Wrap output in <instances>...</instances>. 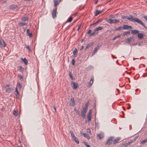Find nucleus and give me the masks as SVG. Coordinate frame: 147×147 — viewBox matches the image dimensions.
Segmentation results:
<instances>
[{
    "instance_id": "f257e3e1",
    "label": "nucleus",
    "mask_w": 147,
    "mask_h": 147,
    "mask_svg": "<svg viewBox=\"0 0 147 147\" xmlns=\"http://www.w3.org/2000/svg\"><path fill=\"white\" fill-rule=\"evenodd\" d=\"M122 18L123 19H127L128 20L132 22H136L138 24L141 25L145 28L146 29H147V27L145 26V24L141 21L138 19L137 18H134V16H133L130 15L129 16V17H128L127 16H122Z\"/></svg>"
},
{
    "instance_id": "f03ea898",
    "label": "nucleus",
    "mask_w": 147,
    "mask_h": 147,
    "mask_svg": "<svg viewBox=\"0 0 147 147\" xmlns=\"http://www.w3.org/2000/svg\"><path fill=\"white\" fill-rule=\"evenodd\" d=\"M88 110L86 109H85L83 108L82 110L81 111V115L83 119H85L86 117V113Z\"/></svg>"
},
{
    "instance_id": "7ed1b4c3",
    "label": "nucleus",
    "mask_w": 147,
    "mask_h": 147,
    "mask_svg": "<svg viewBox=\"0 0 147 147\" xmlns=\"http://www.w3.org/2000/svg\"><path fill=\"white\" fill-rule=\"evenodd\" d=\"M6 45V44L4 40L2 39H0V48H4Z\"/></svg>"
},
{
    "instance_id": "20e7f679",
    "label": "nucleus",
    "mask_w": 147,
    "mask_h": 147,
    "mask_svg": "<svg viewBox=\"0 0 147 147\" xmlns=\"http://www.w3.org/2000/svg\"><path fill=\"white\" fill-rule=\"evenodd\" d=\"M113 137H109L105 143V144L108 145H110L113 142Z\"/></svg>"
},
{
    "instance_id": "39448f33",
    "label": "nucleus",
    "mask_w": 147,
    "mask_h": 147,
    "mask_svg": "<svg viewBox=\"0 0 147 147\" xmlns=\"http://www.w3.org/2000/svg\"><path fill=\"white\" fill-rule=\"evenodd\" d=\"M108 21L110 24H112L119 22V20L118 19H110L108 20Z\"/></svg>"
},
{
    "instance_id": "423d86ee",
    "label": "nucleus",
    "mask_w": 147,
    "mask_h": 147,
    "mask_svg": "<svg viewBox=\"0 0 147 147\" xmlns=\"http://www.w3.org/2000/svg\"><path fill=\"white\" fill-rule=\"evenodd\" d=\"M92 110L90 109L89 110L87 116V119L88 122L90 121L91 119Z\"/></svg>"
},
{
    "instance_id": "0eeeda50",
    "label": "nucleus",
    "mask_w": 147,
    "mask_h": 147,
    "mask_svg": "<svg viewBox=\"0 0 147 147\" xmlns=\"http://www.w3.org/2000/svg\"><path fill=\"white\" fill-rule=\"evenodd\" d=\"M69 105L72 107H73L75 105V101L74 97H72L71 98Z\"/></svg>"
},
{
    "instance_id": "6e6552de",
    "label": "nucleus",
    "mask_w": 147,
    "mask_h": 147,
    "mask_svg": "<svg viewBox=\"0 0 147 147\" xmlns=\"http://www.w3.org/2000/svg\"><path fill=\"white\" fill-rule=\"evenodd\" d=\"M96 137L98 140H100L104 137V134L102 133H100L97 135Z\"/></svg>"
},
{
    "instance_id": "1a4fd4ad",
    "label": "nucleus",
    "mask_w": 147,
    "mask_h": 147,
    "mask_svg": "<svg viewBox=\"0 0 147 147\" xmlns=\"http://www.w3.org/2000/svg\"><path fill=\"white\" fill-rule=\"evenodd\" d=\"M57 7H56V8H55L54 10H53L52 11V17L54 18L55 17H56V13H57Z\"/></svg>"
},
{
    "instance_id": "9d476101",
    "label": "nucleus",
    "mask_w": 147,
    "mask_h": 147,
    "mask_svg": "<svg viewBox=\"0 0 147 147\" xmlns=\"http://www.w3.org/2000/svg\"><path fill=\"white\" fill-rule=\"evenodd\" d=\"M132 27L131 26H129L127 25H124L122 27L123 30H127L128 29H131Z\"/></svg>"
},
{
    "instance_id": "9b49d317",
    "label": "nucleus",
    "mask_w": 147,
    "mask_h": 147,
    "mask_svg": "<svg viewBox=\"0 0 147 147\" xmlns=\"http://www.w3.org/2000/svg\"><path fill=\"white\" fill-rule=\"evenodd\" d=\"M18 6L16 5L12 4L10 5L9 7V8L10 9H15L18 7Z\"/></svg>"
},
{
    "instance_id": "f8f14e48",
    "label": "nucleus",
    "mask_w": 147,
    "mask_h": 147,
    "mask_svg": "<svg viewBox=\"0 0 147 147\" xmlns=\"http://www.w3.org/2000/svg\"><path fill=\"white\" fill-rule=\"evenodd\" d=\"M17 70L21 72H23L24 71V68L22 67L18 66L17 67Z\"/></svg>"
},
{
    "instance_id": "ddd939ff",
    "label": "nucleus",
    "mask_w": 147,
    "mask_h": 147,
    "mask_svg": "<svg viewBox=\"0 0 147 147\" xmlns=\"http://www.w3.org/2000/svg\"><path fill=\"white\" fill-rule=\"evenodd\" d=\"M144 34L142 33H140L138 34V37L139 39H142L144 38Z\"/></svg>"
},
{
    "instance_id": "4468645a",
    "label": "nucleus",
    "mask_w": 147,
    "mask_h": 147,
    "mask_svg": "<svg viewBox=\"0 0 147 147\" xmlns=\"http://www.w3.org/2000/svg\"><path fill=\"white\" fill-rule=\"evenodd\" d=\"M100 47V46L98 45L94 49V50L93 53L92 55L94 54L95 53H96L97 51L99 49V47Z\"/></svg>"
},
{
    "instance_id": "2eb2a0df",
    "label": "nucleus",
    "mask_w": 147,
    "mask_h": 147,
    "mask_svg": "<svg viewBox=\"0 0 147 147\" xmlns=\"http://www.w3.org/2000/svg\"><path fill=\"white\" fill-rule=\"evenodd\" d=\"M120 140V138H117L113 141V143L114 144H115L118 142Z\"/></svg>"
},
{
    "instance_id": "dca6fc26",
    "label": "nucleus",
    "mask_w": 147,
    "mask_h": 147,
    "mask_svg": "<svg viewBox=\"0 0 147 147\" xmlns=\"http://www.w3.org/2000/svg\"><path fill=\"white\" fill-rule=\"evenodd\" d=\"M133 39V37L131 36L129 38H128L126 40L125 42L126 43H129Z\"/></svg>"
},
{
    "instance_id": "f3484780",
    "label": "nucleus",
    "mask_w": 147,
    "mask_h": 147,
    "mask_svg": "<svg viewBox=\"0 0 147 147\" xmlns=\"http://www.w3.org/2000/svg\"><path fill=\"white\" fill-rule=\"evenodd\" d=\"M82 134L84 137L86 138L88 140H89L90 139V136H89V135L88 134L82 133Z\"/></svg>"
},
{
    "instance_id": "a211bd4d",
    "label": "nucleus",
    "mask_w": 147,
    "mask_h": 147,
    "mask_svg": "<svg viewBox=\"0 0 147 147\" xmlns=\"http://www.w3.org/2000/svg\"><path fill=\"white\" fill-rule=\"evenodd\" d=\"M94 80L93 77H92L91 78L90 81L89 82V86H92V84L93 83V81Z\"/></svg>"
},
{
    "instance_id": "6ab92c4d",
    "label": "nucleus",
    "mask_w": 147,
    "mask_h": 147,
    "mask_svg": "<svg viewBox=\"0 0 147 147\" xmlns=\"http://www.w3.org/2000/svg\"><path fill=\"white\" fill-rule=\"evenodd\" d=\"M21 20L22 21H28V18L27 17L24 16L21 18Z\"/></svg>"
},
{
    "instance_id": "aec40b11",
    "label": "nucleus",
    "mask_w": 147,
    "mask_h": 147,
    "mask_svg": "<svg viewBox=\"0 0 147 147\" xmlns=\"http://www.w3.org/2000/svg\"><path fill=\"white\" fill-rule=\"evenodd\" d=\"M28 23H26V22H21L19 23L18 25L20 26H23L25 25H27Z\"/></svg>"
},
{
    "instance_id": "412c9836",
    "label": "nucleus",
    "mask_w": 147,
    "mask_h": 147,
    "mask_svg": "<svg viewBox=\"0 0 147 147\" xmlns=\"http://www.w3.org/2000/svg\"><path fill=\"white\" fill-rule=\"evenodd\" d=\"M130 32V31H129L124 32L123 34H121V35L123 36H125L127 34H129Z\"/></svg>"
},
{
    "instance_id": "4be33fe9",
    "label": "nucleus",
    "mask_w": 147,
    "mask_h": 147,
    "mask_svg": "<svg viewBox=\"0 0 147 147\" xmlns=\"http://www.w3.org/2000/svg\"><path fill=\"white\" fill-rule=\"evenodd\" d=\"M72 83L73 85V89H77L78 87V85L74 82H72Z\"/></svg>"
},
{
    "instance_id": "5701e85b",
    "label": "nucleus",
    "mask_w": 147,
    "mask_h": 147,
    "mask_svg": "<svg viewBox=\"0 0 147 147\" xmlns=\"http://www.w3.org/2000/svg\"><path fill=\"white\" fill-rule=\"evenodd\" d=\"M139 32V31L137 30H132L131 31V34H136L138 33Z\"/></svg>"
},
{
    "instance_id": "b1692460",
    "label": "nucleus",
    "mask_w": 147,
    "mask_h": 147,
    "mask_svg": "<svg viewBox=\"0 0 147 147\" xmlns=\"http://www.w3.org/2000/svg\"><path fill=\"white\" fill-rule=\"evenodd\" d=\"M102 12V10L100 11L96 10L95 13V16H96L98 14Z\"/></svg>"
},
{
    "instance_id": "393cba45",
    "label": "nucleus",
    "mask_w": 147,
    "mask_h": 147,
    "mask_svg": "<svg viewBox=\"0 0 147 147\" xmlns=\"http://www.w3.org/2000/svg\"><path fill=\"white\" fill-rule=\"evenodd\" d=\"M102 29V27L101 26H99L98 27H97V28H96V29H95V32H97V33L98 32V31L99 30H101Z\"/></svg>"
},
{
    "instance_id": "a878e982",
    "label": "nucleus",
    "mask_w": 147,
    "mask_h": 147,
    "mask_svg": "<svg viewBox=\"0 0 147 147\" xmlns=\"http://www.w3.org/2000/svg\"><path fill=\"white\" fill-rule=\"evenodd\" d=\"M13 90V89L11 88H8L6 90V92L8 93L11 92Z\"/></svg>"
},
{
    "instance_id": "bb28decb",
    "label": "nucleus",
    "mask_w": 147,
    "mask_h": 147,
    "mask_svg": "<svg viewBox=\"0 0 147 147\" xmlns=\"http://www.w3.org/2000/svg\"><path fill=\"white\" fill-rule=\"evenodd\" d=\"M27 34L28 36H29L30 38H31L32 36V33H30L28 29L27 30Z\"/></svg>"
},
{
    "instance_id": "cd10ccee",
    "label": "nucleus",
    "mask_w": 147,
    "mask_h": 147,
    "mask_svg": "<svg viewBox=\"0 0 147 147\" xmlns=\"http://www.w3.org/2000/svg\"><path fill=\"white\" fill-rule=\"evenodd\" d=\"M123 30L122 27V26H121L119 27H118L117 28H115V29L114 30L115 31H117L118 30L121 31V30Z\"/></svg>"
},
{
    "instance_id": "c85d7f7f",
    "label": "nucleus",
    "mask_w": 147,
    "mask_h": 147,
    "mask_svg": "<svg viewBox=\"0 0 147 147\" xmlns=\"http://www.w3.org/2000/svg\"><path fill=\"white\" fill-rule=\"evenodd\" d=\"M21 59L26 65L28 63V61L26 58H24V59L22 58H21Z\"/></svg>"
},
{
    "instance_id": "c756f323",
    "label": "nucleus",
    "mask_w": 147,
    "mask_h": 147,
    "mask_svg": "<svg viewBox=\"0 0 147 147\" xmlns=\"http://www.w3.org/2000/svg\"><path fill=\"white\" fill-rule=\"evenodd\" d=\"M72 139L77 144H78L79 143L78 139L75 136L74 137L72 138Z\"/></svg>"
},
{
    "instance_id": "7c9ffc66",
    "label": "nucleus",
    "mask_w": 147,
    "mask_h": 147,
    "mask_svg": "<svg viewBox=\"0 0 147 147\" xmlns=\"http://www.w3.org/2000/svg\"><path fill=\"white\" fill-rule=\"evenodd\" d=\"M54 7L56 8V7L58 5L59 3V1L58 0H54Z\"/></svg>"
},
{
    "instance_id": "2f4dec72",
    "label": "nucleus",
    "mask_w": 147,
    "mask_h": 147,
    "mask_svg": "<svg viewBox=\"0 0 147 147\" xmlns=\"http://www.w3.org/2000/svg\"><path fill=\"white\" fill-rule=\"evenodd\" d=\"M94 44V43L93 42H91L90 43H89L87 45L86 48L88 49L92 45Z\"/></svg>"
},
{
    "instance_id": "473e14b6",
    "label": "nucleus",
    "mask_w": 147,
    "mask_h": 147,
    "mask_svg": "<svg viewBox=\"0 0 147 147\" xmlns=\"http://www.w3.org/2000/svg\"><path fill=\"white\" fill-rule=\"evenodd\" d=\"M77 51V49L76 48H75L74 50L73 51V54L74 55V57H76V52Z\"/></svg>"
},
{
    "instance_id": "72a5a7b5",
    "label": "nucleus",
    "mask_w": 147,
    "mask_h": 147,
    "mask_svg": "<svg viewBox=\"0 0 147 147\" xmlns=\"http://www.w3.org/2000/svg\"><path fill=\"white\" fill-rule=\"evenodd\" d=\"M88 103H89V102H88L86 103L85 104V106L83 108L85 109H86L87 110H88Z\"/></svg>"
},
{
    "instance_id": "f704fd0d",
    "label": "nucleus",
    "mask_w": 147,
    "mask_h": 147,
    "mask_svg": "<svg viewBox=\"0 0 147 147\" xmlns=\"http://www.w3.org/2000/svg\"><path fill=\"white\" fill-rule=\"evenodd\" d=\"M13 114L16 116H17L18 115V111H14L13 112Z\"/></svg>"
},
{
    "instance_id": "c9c22d12",
    "label": "nucleus",
    "mask_w": 147,
    "mask_h": 147,
    "mask_svg": "<svg viewBox=\"0 0 147 147\" xmlns=\"http://www.w3.org/2000/svg\"><path fill=\"white\" fill-rule=\"evenodd\" d=\"M147 142V140L146 139L140 142V143L141 144H144L146 142Z\"/></svg>"
},
{
    "instance_id": "e433bc0d",
    "label": "nucleus",
    "mask_w": 147,
    "mask_h": 147,
    "mask_svg": "<svg viewBox=\"0 0 147 147\" xmlns=\"http://www.w3.org/2000/svg\"><path fill=\"white\" fill-rule=\"evenodd\" d=\"M16 95L17 96H19V93L18 91L17 90V87H16Z\"/></svg>"
},
{
    "instance_id": "4c0bfd02",
    "label": "nucleus",
    "mask_w": 147,
    "mask_h": 147,
    "mask_svg": "<svg viewBox=\"0 0 147 147\" xmlns=\"http://www.w3.org/2000/svg\"><path fill=\"white\" fill-rule=\"evenodd\" d=\"M73 19V18L72 17H70L68 20H67V22H71L72 20Z\"/></svg>"
},
{
    "instance_id": "58836bf2",
    "label": "nucleus",
    "mask_w": 147,
    "mask_h": 147,
    "mask_svg": "<svg viewBox=\"0 0 147 147\" xmlns=\"http://www.w3.org/2000/svg\"><path fill=\"white\" fill-rule=\"evenodd\" d=\"M130 145L129 143H128V142L127 143L123 144V147H126V146H127L128 145Z\"/></svg>"
},
{
    "instance_id": "ea45409f",
    "label": "nucleus",
    "mask_w": 147,
    "mask_h": 147,
    "mask_svg": "<svg viewBox=\"0 0 147 147\" xmlns=\"http://www.w3.org/2000/svg\"><path fill=\"white\" fill-rule=\"evenodd\" d=\"M121 36L120 35H118L117 36H116L112 40H115L117 38H119Z\"/></svg>"
},
{
    "instance_id": "a19ab883",
    "label": "nucleus",
    "mask_w": 147,
    "mask_h": 147,
    "mask_svg": "<svg viewBox=\"0 0 147 147\" xmlns=\"http://www.w3.org/2000/svg\"><path fill=\"white\" fill-rule=\"evenodd\" d=\"M97 34V32H95V30H94V31L92 33H91L90 34V36H92L94 35L95 34Z\"/></svg>"
},
{
    "instance_id": "79ce46f5",
    "label": "nucleus",
    "mask_w": 147,
    "mask_h": 147,
    "mask_svg": "<svg viewBox=\"0 0 147 147\" xmlns=\"http://www.w3.org/2000/svg\"><path fill=\"white\" fill-rule=\"evenodd\" d=\"M70 133L71 136L72 138L75 136L74 135L73 132L72 131H70Z\"/></svg>"
},
{
    "instance_id": "37998d69",
    "label": "nucleus",
    "mask_w": 147,
    "mask_h": 147,
    "mask_svg": "<svg viewBox=\"0 0 147 147\" xmlns=\"http://www.w3.org/2000/svg\"><path fill=\"white\" fill-rule=\"evenodd\" d=\"M69 77L71 78L72 79H73V78L72 76V74L71 72H69Z\"/></svg>"
},
{
    "instance_id": "c03bdc74",
    "label": "nucleus",
    "mask_w": 147,
    "mask_h": 147,
    "mask_svg": "<svg viewBox=\"0 0 147 147\" xmlns=\"http://www.w3.org/2000/svg\"><path fill=\"white\" fill-rule=\"evenodd\" d=\"M75 61L74 59H72L71 61V63L73 65H74L75 64Z\"/></svg>"
},
{
    "instance_id": "a18cd8bd",
    "label": "nucleus",
    "mask_w": 147,
    "mask_h": 147,
    "mask_svg": "<svg viewBox=\"0 0 147 147\" xmlns=\"http://www.w3.org/2000/svg\"><path fill=\"white\" fill-rule=\"evenodd\" d=\"M17 85L19 88H21V86L20 83H18Z\"/></svg>"
},
{
    "instance_id": "49530a36",
    "label": "nucleus",
    "mask_w": 147,
    "mask_h": 147,
    "mask_svg": "<svg viewBox=\"0 0 147 147\" xmlns=\"http://www.w3.org/2000/svg\"><path fill=\"white\" fill-rule=\"evenodd\" d=\"M93 68V66L91 65H90V66H89L88 67V68L89 69H92Z\"/></svg>"
},
{
    "instance_id": "de8ad7c7",
    "label": "nucleus",
    "mask_w": 147,
    "mask_h": 147,
    "mask_svg": "<svg viewBox=\"0 0 147 147\" xmlns=\"http://www.w3.org/2000/svg\"><path fill=\"white\" fill-rule=\"evenodd\" d=\"M134 142V140H130L129 142H128V143H129V144L132 143V142Z\"/></svg>"
},
{
    "instance_id": "09e8293b",
    "label": "nucleus",
    "mask_w": 147,
    "mask_h": 147,
    "mask_svg": "<svg viewBox=\"0 0 147 147\" xmlns=\"http://www.w3.org/2000/svg\"><path fill=\"white\" fill-rule=\"evenodd\" d=\"M143 18L146 20V22H147V16H144Z\"/></svg>"
},
{
    "instance_id": "8fccbe9b",
    "label": "nucleus",
    "mask_w": 147,
    "mask_h": 147,
    "mask_svg": "<svg viewBox=\"0 0 147 147\" xmlns=\"http://www.w3.org/2000/svg\"><path fill=\"white\" fill-rule=\"evenodd\" d=\"M26 48L29 51H30V49L29 47V46H26Z\"/></svg>"
},
{
    "instance_id": "3c124183",
    "label": "nucleus",
    "mask_w": 147,
    "mask_h": 147,
    "mask_svg": "<svg viewBox=\"0 0 147 147\" xmlns=\"http://www.w3.org/2000/svg\"><path fill=\"white\" fill-rule=\"evenodd\" d=\"M10 86V84H7V85H6L5 86V88H7V87H9Z\"/></svg>"
},
{
    "instance_id": "603ef678",
    "label": "nucleus",
    "mask_w": 147,
    "mask_h": 147,
    "mask_svg": "<svg viewBox=\"0 0 147 147\" xmlns=\"http://www.w3.org/2000/svg\"><path fill=\"white\" fill-rule=\"evenodd\" d=\"M138 137V136H136L135 138L133 139V140H134V141H135L136 140L137 138Z\"/></svg>"
},
{
    "instance_id": "864d4df0",
    "label": "nucleus",
    "mask_w": 147,
    "mask_h": 147,
    "mask_svg": "<svg viewBox=\"0 0 147 147\" xmlns=\"http://www.w3.org/2000/svg\"><path fill=\"white\" fill-rule=\"evenodd\" d=\"M98 21H96L95 23L94 24H92V25H91L90 26H92V25H94V24H98Z\"/></svg>"
},
{
    "instance_id": "5fc2aeb1",
    "label": "nucleus",
    "mask_w": 147,
    "mask_h": 147,
    "mask_svg": "<svg viewBox=\"0 0 147 147\" xmlns=\"http://www.w3.org/2000/svg\"><path fill=\"white\" fill-rule=\"evenodd\" d=\"M18 77L20 79H21L22 78V76L20 75H18Z\"/></svg>"
},
{
    "instance_id": "6e6d98bb",
    "label": "nucleus",
    "mask_w": 147,
    "mask_h": 147,
    "mask_svg": "<svg viewBox=\"0 0 147 147\" xmlns=\"http://www.w3.org/2000/svg\"><path fill=\"white\" fill-rule=\"evenodd\" d=\"M91 31V30H89L87 32V34H90L91 33H90V32Z\"/></svg>"
},
{
    "instance_id": "4d7b16f0",
    "label": "nucleus",
    "mask_w": 147,
    "mask_h": 147,
    "mask_svg": "<svg viewBox=\"0 0 147 147\" xmlns=\"http://www.w3.org/2000/svg\"><path fill=\"white\" fill-rule=\"evenodd\" d=\"M74 110L76 112V113H78V111L76 109V108H74Z\"/></svg>"
},
{
    "instance_id": "13d9d810",
    "label": "nucleus",
    "mask_w": 147,
    "mask_h": 147,
    "mask_svg": "<svg viewBox=\"0 0 147 147\" xmlns=\"http://www.w3.org/2000/svg\"><path fill=\"white\" fill-rule=\"evenodd\" d=\"M84 144L85 145V146H87L88 145V144L86 142H84Z\"/></svg>"
},
{
    "instance_id": "bf43d9fd",
    "label": "nucleus",
    "mask_w": 147,
    "mask_h": 147,
    "mask_svg": "<svg viewBox=\"0 0 147 147\" xmlns=\"http://www.w3.org/2000/svg\"><path fill=\"white\" fill-rule=\"evenodd\" d=\"M80 27H81V26L80 25L78 27V29H77V30L79 31V29H80Z\"/></svg>"
},
{
    "instance_id": "052dcab7",
    "label": "nucleus",
    "mask_w": 147,
    "mask_h": 147,
    "mask_svg": "<svg viewBox=\"0 0 147 147\" xmlns=\"http://www.w3.org/2000/svg\"><path fill=\"white\" fill-rule=\"evenodd\" d=\"M53 108H54V110H55V111L56 112V108L55 107V106H53Z\"/></svg>"
},
{
    "instance_id": "680f3d73",
    "label": "nucleus",
    "mask_w": 147,
    "mask_h": 147,
    "mask_svg": "<svg viewBox=\"0 0 147 147\" xmlns=\"http://www.w3.org/2000/svg\"><path fill=\"white\" fill-rule=\"evenodd\" d=\"M137 43H133L132 44V45H133V46H135V45H137Z\"/></svg>"
},
{
    "instance_id": "e2e57ef3",
    "label": "nucleus",
    "mask_w": 147,
    "mask_h": 147,
    "mask_svg": "<svg viewBox=\"0 0 147 147\" xmlns=\"http://www.w3.org/2000/svg\"><path fill=\"white\" fill-rule=\"evenodd\" d=\"M84 49V47L83 46H82L80 49V50H82Z\"/></svg>"
},
{
    "instance_id": "0e129e2a",
    "label": "nucleus",
    "mask_w": 147,
    "mask_h": 147,
    "mask_svg": "<svg viewBox=\"0 0 147 147\" xmlns=\"http://www.w3.org/2000/svg\"><path fill=\"white\" fill-rule=\"evenodd\" d=\"M98 2V0H97L95 2V4H96Z\"/></svg>"
},
{
    "instance_id": "69168bd1",
    "label": "nucleus",
    "mask_w": 147,
    "mask_h": 147,
    "mask_svg": "<svg viewBox=\"0 0 147 147\" xmlns=\"http://www.w3.org/2000/svg\"><path fill=\"white\" fill-rule=\"evenodd\" d=\"M101 20H102L101 19H100V20H98L97 21L98 22H101Z\"/></svg>"
},
{
    "instance_id": "338daca9",
    "label": "nucleus",
    "mask_w": 147,
    "mask_h": 147,
    "mask_svg": "<svg viewBox=\"0 0 147 147\" xmlns=\"http://www.w3.org/2000/svg\"><path fill=\"white\" fill-rule=\"evenodd\" d=\"M86 147H90V145H89V144H88L87 146H86Z\"/></svg>"
},
{
    "instance_id": "774afa93",
    "label": "nucleus",
    "mask_w": 147,
    "mask_h": 147,
    "mask_svg": "<svg viewBox=\"0 0 147 147\" xmlns=\"http://www.w3.org/2000/svg\"><path fill=\"white\" fill-rule=\"evenodd\" d=\"M138 46H139L141 45V44H140V43H138Z\"/></svg>"
}]
</instances>
